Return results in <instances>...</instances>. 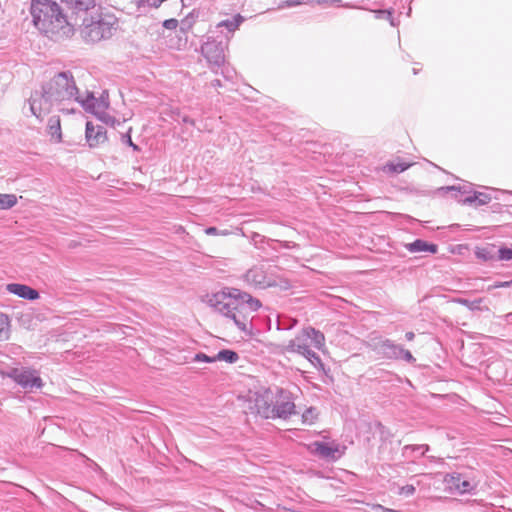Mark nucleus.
<instances>
[{"label": "nucleus", "mask_w": 512, "mask_h": 512, "mask_svg": "<svg viewBox=\"0 0 512 512\" xmlns=\"http://www.w3.org/2000/svg\"><path fill=\"white\" fill-rule=\"evenodd\" d=\"M211 306L220 314L231 318L239 330L250 333V315L261 307V302L236 288H224L212 295Z\"/></svg>", "instance_id": "nucleus-1"}, {"label": "nucleus", "mask_w": 512, "mask_h": 512, "mask_svg": "<svg viewBox=\"0 0 512 512\" xmlns=\"http://www.w3.org/2000/svg\"><path fill=\"white\" fill-rule=\"evenodd\" d=\"M249 408L266 419H290L296 415V405L291 394L280 388H260L249 394Z\"/></svg>", "instance_id": "nucleus-2"}, {"label": "nucleus", "mask_w": 512, "mask_h": 512, "mask_svg": "<svg viewBox=\"0 0 512 512\" xmlns=\"http://www.w3.org/2000/svg\"><path fill=\"white\" fill-rule=\"evenodd\" d=\"M30 10L34 25L51 39L59 40L73 34L72 25L55 1L32 0Z\"/></svg>", "instance_id": "nucleus-3"}, {"label": "nucleus", "mask_w": 512, "mask_h": 512, "mask_svg": "<svg viewBox=\"0 0 512 512\" xmlns=\"http://www.w3.org/2000/svg\"><path fill=\"white\" fill-rule=\"evenodd\" d=\"M311 346L322 349L325 346V337L320 331L307 327L301 330L286 345H283L281 352L283 354L296 353L306 358L314 366L322 365L319 356L310 349Z\"/></svg>", "instance_id": "nucleus-4"}, {"label": "nucleus", "mask_w": 512, "mask_h": 512, "mask_svg": "<svg viewBox=\"0 0 512 512\" xmlns=\"http://www.w3.org/2000/svg\"><path fill=\"white\" fill-rule=\"evenodd\" d=\"M117 25L114 14L101 11L96 16L84 18L81 33L86 42L97 43L112 37Z\"/></svg>", "instance_id": "nucleus-5"}, {"label": "nucleus", "mask_w": 512, "mask_h": 512, "mask_svg": "<svg viewBox=\"0 0 512 512\" xmlns=\"http://www.w3.org/2000/svg\"><path fill=\"white\" fill-rule=\"evenodd\" d=\"M279 269L267 264H258L252 266L245 274L247 283L258 288H279L287 290L291 288L288 279L278 273Z\"/></svg>", "instance_id": "nucleus-6"}, {"label": "nucleus", "mask_w": 512, "mask_h": 512, "mask_svg": "<svg viewBox=\"0 0 512 512\" xmlns=\"http://www.w3.org/2000/svg\"><path fill=\"white\" fill-rule=\"evenodd\" d=\"M42 88L55 103L72 98L76 91L73 77L65 72L55 75L51 80L45 83Z\"/></svg>", "instance_id": "nucleus-7"}, {"label": "nucleus", "mask_w": 512, "mask_h": 512, "mask_svg": "<svg viewBox=\"0 0 512 512\" xmlns=\"http://www.w3.org/2000/svg\"><path fill=\"white\" fill-rule=\"evenodd\" d=\"M307 448L312 454L330 460L338 459L346 451V446L336 441H315L308 444Z\"/></svg>", "instance_id": "nucleus-8"}, {"label": "nucleus", "mask_w": 512, "mask_h": 512, "mask_svg": "<svg viewBox=\"0 0 512 512\" xmlns=\"http://www.w3.org/2000/svg\"><path fill=\"white\" fill-rule=\"evenodd\" d=\"M54 104L55 101L42 87L40 90H35L30 98V109L36 117L47 114Z\"/></svg>", "instance_id": "nucleus-9"}, {"label": "nucleus", "mask_w": 512, "mask_h": 512, "mask_svg": "<svg viewBox=\"0 0 512 512\" xmlns=\"http://www.w3.org/2000/svg\"><path fill=\"white\" fill-rule=\"evenodd\" d=\"M9 377L23 388H41L43 385L41 378L36 375L35 371L31 370L15 368L11 370Z\"/></svg>", "instance_id": "nucleus-10"}, {"label": "nucleus", "mask_w": 512, "mask_h": 512, "mask_svg": "<svg viewBox=\"0 0 512 512\" xmlns=\"http://www.w3.org/2000/svg\"><path fill=\"white\" fill-rule=\"evenodd\" d=\"M444 483L449 492L454 494H464L472 491L475 484L469 480L462 479L460 474H447L444 477Z\"/></svg>", "instance_id": "nucleus-11"}, {"label": "nucleus", "mask_w": 512, "mask_h": 512, "mask_svg": "<svg viewBox=\"0 0 512 512\" xmlns=\"http://www.w3.org/2000/svg\"><path fill=\"white\" fill-rule=\"evenodd\" d=\"M82 105L86 111L102 118L109 107L108 94H102L99 98L87 96Z\"/></svg>", "instance_id": "nucleus-12"}, {"label": "nucleus", "mask_w": 512, "mask_h": 512, "mask_svg": "<svg viewBox=\"0 0 512 512\" xmlns=\"http://www.w3.org/2000/svg\"><path fill=\"white\" fill-rule=\"evenodd\" d=\"M85 138L91 148L98 147L107 140L106 130L102 125L87 122Z\"/></svg>", "instance_id": "nucleus-13"}, {"label": "nucleus", "mask_w": 512, "mask_h": 512, "mask_svg": "<svg viewBox=\"0 0 512 512\" xmlns=\"http://www.w3.org/2000/svg\"><path fill=\"white\" fill-rule=\"evenodd\" d=\"M6 290L11 294L26 300H37L40 297L39 292L36 289L25 284L10 283L6 285Z\"/></svg>", "instance_id": "nucleus-14"}, {"label": "nucleus", "mask_w": 512, "mask_h": 512, "mask_svg": "<svg viewBox=\"0 0 512 512\" xmlns=\"http://www.w3.org/2000/svg\"><path fill=\"white\" fill-rule=\"evenodd\" d=\"M73 15L81 16L96 7V0H61Z\"/></svg>", "instance_id": "nucleus-15"}, {"label": "nucleus", "mask_w": 512, "mask_h": 512, "mask_svg": "<svg viewBox=\"0 0 512 512\" xmlns=\"http://www.w3.org/2000/svg\"><path fill=\"white\" fill-rule=\"evenodd\" d=\"M406 248L412 253L429 252L431 254H435L438 251V246L436 244L428 243L420 239L406 244Z\"/></svg>", "instance_id": "nucleus-16"}, {"label": "nucleus", "mask_w": 512, "mask_h": 512, "mask_svg": "<svg viewBox=\"0 0 512 512\" xmlns=\"http://www.w3.org/2000/svg\"><path fill=\"white\" fill-rule=\"evenodd\" d=\"M239 355L237 352L230 349H223L215 355L216 361H221L229 364H234L239 361Z\"/></svg>", "instance_id": "nucleus-17"}, {"label": "nucleus", "mask_w": 512, "mask_h": 512, "mask_svg": "<svg viewBox=\"0 0 512 512\" xmlns=\"http://www.w3.org/2000/svg\"><path fill=\"white\" fill-rule=\"evenodd\" d=\"M244 17L241 14H236L231 20H223L217 24V27H225L229 32H235L243 23Z\"/></svg>", "instance_id": "nucleus-18"}, {"label": "nucleus", "mask_w": 512, "mask_h": 512, "mask_svg": "<svg viewBox=\"0 0 512 512\" xmlns=\"http://www.w3.org/2000/svg\"><path fill=\"white\" fill-rule=\"evenodd\" d=\"M48 130L52 140L55 142H60L62 140L60 119L58 117L50 118Z\"/></svg>", "instance_id": "nucleus-19"}, {"label": "nucleus", "mask_w": 512, "mask_h": 512, "mask_svg": "<svg viewBox=\"0 0 512 512\" xmlns=\"http://www.w3.org/2000/svg\"><path fill=\"white\" fill-rule=\"evenodd\" d=\"M11 321L7 314L0 312V341L9 338Z\"/></svg>", "instance_id": "nucleus-20"}, {"label": "nucleus", "mask_w": 512, "mask_h": 512, "mask_svg": "<svg viewBox=\"0 0 512 512\" xmlns=\"http://www.w3.org/2000/svg\"><path fill=\"white\" fill-rule=\"evenodd\" d=\"M411 166V163H406L403 161L398 160L397 162H389L384 166V171L390 172V173H400L405 171Z\"/></svg>", "instance_id": "nucleus-21"}, {"label": "nucleus", "mask_w": 512, "mask_h": 512, "mask_svg": "<svg viewBox=\"0 0 512 512\" xmlns=\"http://www.w3.org/2000/svg\"><path fill=\"white\" fill-rule=\"evenodd\" d=\"M17 196L15 194H2L0 193V210H6L14 207L17 204Z\"/></svg>", "instance_id": "nucleus-22"}, {"label": "nucleus", "mask_w": 512, "mask_h": 512, "mask_svg": "<svg viewBox=\"0 0 512 512\" xmlns=\"http://www.w3.org/2000/svg\"><path fill=\"white\" fill-rule=\"evenodd\" d=\"M491 198L485 193H475L473 196L466 197L464 203H476L477 205H485L489 203Z\"/></svg>", "instance_id": "nucleus-23"}, {"label": "nucleus", "mask_w": 512, "mask_h": 512, "mask_svg": "<svg viewBox=\"0 0 512 512\" xmlns=\"http://www.w3.org/2000/svg\"><path fill=\"white\" fill-rule=\"evenodd\" d=\"M318 419V412L315 408H308L302 414V423L304 425H313Z\"/></svg>", "instance_id": "nucleus-24"}, {"label": "nucleus", "mask_w": 512, "mask_h": 512, "mask_svg": "<svg viewBox=\"0 0 512 512\" xmlns=\"http://www.w3.org/2000/svg\"><path fill=\"white\" fill-rule=\"evenodd\" d=\"M457 303L466 306L470 310H482V303H484L483 298L476 299L474 301H469L467 299H457Z\"/></svg>", "instance_id": "nucleus-25"}, {"label": "nucleus", "mask_w": 512, "mask_h": 512, "mask_svg": "<svg viewBox=\"0 0 512 512\" xmlns=\"http://www.w3.org/2000/svg\"><path fill=\"white\" fill-rule=\"evenodd\" d=\"M494 245L483 248L477 251V256L484 260H496V253L494 252Z\"/></svg>", "instance_id": "nucleus-26"}, {"label": "nucleus", "mask_w": 512, "mask_h": 512, "mask_svg": "<svg viewBox=\"0 0 512 512\" xmlns=\"http://www.w3.org/2000/svg\"><path fill=\"white\" fill-rule=\"evenodd\" d=\"M512 259V249L502 246L498 249L496 254V260L509 261Z\"/></svg>", "instance_id": "nucleus-27"}, {"label": "nucleus", "mask_w": 512, "mask_h": 512, "mask_svg": "<svg viewBox=\"0 0 512 512\" xmlns=\"http://www.w3.org/2000/svg\"><path fill=\"white\" fill-rule=\"evenodd\" d=\"M193 361H195V362L213 363V362H216V359H215V356L210 357V356L200 352V353H197L194 356Z\"/></svg>", "instance_id": "nucleus-28"}, {"label": "nucleus", "mask_w": 512, "mask_h": 512, "mask_svg": "<svg viewBox=\"0 0 512 512\" xmlns=\"http://www.w3.org/2000/svg\"><path fill=\"white\" fill-rule=\"evenodd\" d=\"M205 233L207 235H223V236H227L229 235V232L228 231H222V232H219L218 229L216 227H209L205 230Z\"/></svg>", "instance_id": "nucleus-29"}, {"label": "nucleus", "mask_w": 512, "mask_h": 512, "mask_svg": "<svg viewBox=\"0 0 512 512\" xmlns=\"http://www.w3.org/2000/svg\"><path fill=\"white\" fill-rule=\"evenodd\" d=\"M163 26L166 29L173 30L176 29L178 26V21L176 19H167L164 21Z\"/></svg>", "instance_id": "nucleus-30"}, {"label": "nucleus", "mask_w": 512, "mask_h": 512, "mask_svg": "<svg viewBox=\"0 0 512 512\" xmlns=\"http://www.w3.org/2000/svg\"><path fill=\"white\" fill-rule=\"evenodd\" d=\"M415 492V487L413 485H405L401 487L400 494L409 496L412 495Z\"/></svg>", "instance_id": "nucleus-31"}, {"label": "nucleus", "mask_w": 512, "mask_h": 512, "mask_svg": "<svg viewBox=\"0 0 512 512\" xmlns=\"http://www.w3.org/2000/svg\"><path fill=\"white\" fill-rule=\"evenodd\" d=\"M403 355H404V358L409 361V362H413L415 361L414 357L412 356V354L410 353V351L408 350H404L403 351Z\"/></svg>", "instance_id": "nucleus-32"}, {"label": "nucleus", "mask_w": 512, "mask_h": 512, "mask_svg": "<svg viewBox=\"0 0 512 512\" xmlns=\"http://www.w3.org/2000/svg\"><path fill=\"white\" fill-rule=\"evenodd\" d=\"M512 284V281H507V282H501L499 284H496L494 287L496 288H500V287H508Z\"/></svg>", "instance_id": "nucleus-33"}, {"label": "nucleus", "mask_w": 512, "mask_h": 512, "mask_svg": "<svg viewBox=\"0 0 512 512\" xmlns=\"http://www.w3.org/2000/svg\"><path fill=\"white\" fill-rule=\"evenodd\" d=\"M405 337H406V339H407L408 341H412V340L414 339L415 335H414V333H413V332H407V333L405 334Z\"/></svg>", "instance_id": "nucleus-34"}]
</instances>
